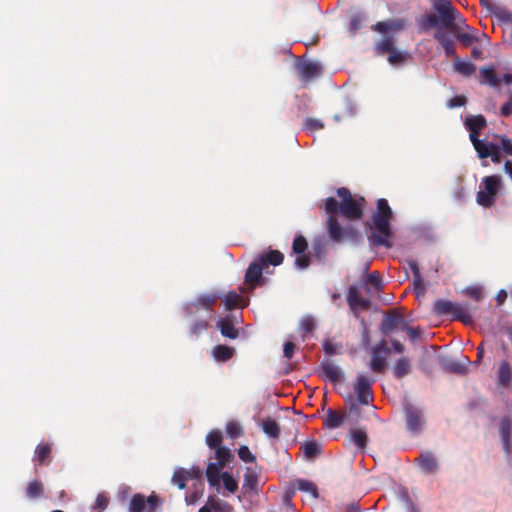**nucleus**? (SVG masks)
<instances>
[{
  "label": "nucleus",
  "mask_w": 512,
  "mask_h": 512,
  "mask_svg": "<svg viewBox=\"0 0 512 512\" xmlns=\"http://www.w3.org/2000/svg\"><path fill=\"white\" fill-rule=\"evenodd\" d=\"M402 331L407 333L411 341H415L421 336V330L419 328L409 327L407 323L402 326Z\"/></svg>",
  "instance_id": "50"
},
{
  "label": "nucleus",
  "mask_w": 512,
  "mask_h": 512,
  "mask_svg": "<svg viewBox=\"0 0 512 512\" xmlns=\"http://www.w3.org/2000/svg\"><path fill=\"white\" fill-rule=\"evenodd\" d=\"M221 331V334L230 339L238 337V330L234 327L233 323L229 319H221L217 324Z\"/></svg>",
  "instance_id": "31"
},
{
  "label": "nucleus",
  "mask_w": 512,
  "mask_h": 512,
  "mask_svg": "<svg viewBox=\"0 0 512 512\" xmlns=\"http://www.w3.org/2000/svg\"><path fill=\"white\" fill-rule=\"evenodd\" d=\"M147 503L150 504V510L154 509V504L151 498L146 500L143 495L136 494L133 496L130 502V511L131 512H144L147 506Z\"/></svg>",
  "instance_id": "27"
},
{
  "label": "nucleus",
  "mask_w": 512,
  "mask_h": 512,
  "mask_svg": "<svg viewBox=\"0 0 512 512\" xmlns=\"http://www.w3.org/2000/svg\"><path fill=\"white\" fill-rule=\"evenodd\" d=\"M295 254H302L307 249V241L303 236L295 237L292 245Z\"/></svg>",
  "instance_id": "47"
},
{
  "label": "nucleus",
  "mask_w": 512,
  "mask_h": 512,
  "mask_svg": "<svg viewBox=\"0 0 512 512\" xmlns=\"http://www.w3.org/2000/svg\"><path fill=\"white\" fill-rule=\"evenodd\" d=\"M374 381V378L368 377L363 374H359L357 376V381L354 385V392L357 396L358 401L362 405H368L372 401V384L374 383Z\"/></svg>",
  "instance_id": "9"
},
{
  "label": "nucleus",
  "mask_w": 512,
  "mask_h": 512,
  "mask_svg": "<svg viewBox=\"0 0 512 512\" xmlns=\"http://www.w3.org/2000/svg\"><path fill=\"white\" fill-rule=\"evenodd\" d=\"M500 113L504 117H508L512 114V95L509 97V100L502 105Z\"/></svg>",
  "instance_id": "61"
},
{
  "label": "nucleus",
  "mask_w": 512,
  "mask_h": 512,
  "mask_svg": "<svg viewBox=\"0 0 512 512\" xmlns=\"http://www.w3.org/2000/svg\"><path fill=\"white\" fill-rule=\"evenodd\" d=\"M235 349L226 345H217L213 348V357L218 362H226L233 357Z\"/></svg>",
  "instance_id": "28"
},
{
  "label": "nucleus",
  "mask_w": 512,
  "mask_h": 512,
  "mask_svg": "<svg viewBox=\"0 0 512 512\" xmlns=\"http://www.w3.org/2000/svg\"><path fill=\"white\" fill-rule=\"evenodd\" d=\"M108 505V499L103 494H99L96 498L94 508L104 510Z\"/></svg>",
  "instance_id": "60"
},
{
  "label": "nucleus",
  "mask_w": 512,
  "mask_h": 512,
  "mask_svg": "<svg viewBox=\"0 0 512 512\" xmlns=\"http://www.w3.org/2000/svg\"><path fill=\"white\" fill-rule=\"evenodd\" d=\"M224 468V465L220 463H209L206 469V476L209 484L213 487L220 485L221 475L220 472Z\"/></svg>",
  "instance_id": "23"
},
{
  "label": "nucleus",
  "mask_w": 512,
  "mask_h": 512,
  "mask_svg": "<svg viewBox=\"0 0 512 512\" xmlns=\"http://www.w3.org/2000/svg\"><path fill=\"white\" fill-rule=\"evenodd\" d=\"M302 450L307 458H314L321 453V446L315 441L305 442Z\"/></svg>",
  "instance_id": "36"
},
{
  "label": "nucleus",
  "mask_w": 512,
  "mask_h": 512,
  "mask_svg": "<svg viewBox=\"0 0 512 512\" xmlns=\"http://www.w3.org/2000/svg\"><path fill=\"white\" fill-rule=\"evenodd\" d=\"M221 441H222V434L220 431L218 430H215V431H211L207 437H206V442H207V445L212 448V449H216L218 447H221L220 444H221Z\"/></svg>",
  "instance_id": "43"
},
{
  "label": "nucleus",
  "mask_w": 512,
  "mask_h": 512,
  "mask_svg": "<svg viewBox=\"0 0 512 512\" xmlns=\"http://www.w3.org/2000/svg\"><path fill=\"white\" fill-rule=\"evenodd\" d=\"M503 186V181L499 175L486 176L482 179L480 189L477 192V203L483 207L494 205L499 190Z\"/></svg>",
  "instance_id": "5"
},
{
  "label": "nucleus",
  "mask_w": 512,
  "mask_h": 512,
  "mask_svg": "<svg viewBox=\"0 0 512 512\" xmlns=\"http://www.w3.org/2000/svg\"><path fill=\"white\" fill-rule=\"evenodd\" d=\"M297 488L301 491L310 493L313 497H317V488L314 483L307 480H297Z\"/></svg>",
  "instance_id": "46"
},
{
  "label": "nucleus",
  "mask_w": 512,
  "mask_h": 512,
  "mask_svg": "<svg viewBox=\"0 0 512 512\" xmlns=\"http://www.w3.org/2000/svg\"><path fill=\"white\" fill-rule=\"evenodd\" d=\"M324 352L328 355H334L338 352L339 346L333 343L331 340H326L323 343Z\"/></svg>",
  "instance_id": "55"
},
{
  "label": "nucleus",
  "mask_w": 512,
  "mask_h": 512,
  "mask_svg": "<svg viewBox=\"0 0 512 512\" xmlns=\"http://www.w3.org/2000/svg\"><path fill=\"white\" fill-rule=\"evenodd\" d=\"M261 427L265 434H267L271 438L277 439L280 435V427L278 423L271 419L267 418L261 422Z\"/></svg>",
  "instance_id": "33"
},
{
  "label": "nucleus",
  "mask_w": 512,
  "mask_h": 512,
  "mask_svg": "<svg viewBox=\"0 0 512 512\" xmlns=\"http://www.w3.org/2000/svg\"><path fill=\"white\" fill-rule=\"evenodd\" d=\"M499 383L503 386L512 384V368L507 361H502L498 370Z\"/></svg>",
  "instance_id": "29"
},
{
  "label": "nucleus",
  "mask_w": 512,
  "mask_h": 512,
  "mask_svg": "<svg viewBox=\"0 0 512 512\" xmlns=\"http://www.w3.org/2000/svg\"><path fill=\"white\" fill-rule=\"evenodd\" d=\"M258 474L252 468H247L244 474L242 489L245 493L257 492Z\"/></svg>",
  "instance_id": "24"
},
{
  "label": "nucleus",
  "mask_w": 512,
  "mask_h": 512,
  "mask_svg": "<svg viewBox=\"0 0 512 512\" xmlns=\"http://www.w3.org/2000/svg\"><path fill=\"white\" fill-rule=\"evenodd\" d=\"M51 452V447L49 444H39L36 448V459L37 461L42 464L46 461V459L49 457Z\"/></svg>",
  "instance_id": "44"
},
{
  "label": "nucleus",
  "mask_w": 512,
  "mask_h": 512,
  "mask_svg": "<svg viewBox=\"0 0 512 512\" xmlns=\"http://www.w3.org/2000/svg\"><path fill=\"white\" fill-rule=\"evenodd\" d=\"M298 256L296 257L295 259V265L299 268V269H305L309 266L310 264V258L305 255V254H297Z\"/></svg>",
  "instance_id": "54"
},
{
  "label": "nucleus",
  "mask_w": 512,
  "mask_h": 512,
  "mask_svg": "<svg viewBox=\"0 0 512 512\" xmlns=\"http://www.w3.org/2000/svg\"><path fill=\"white\" fill-rule=\"evenodd\" d=\"M433 7L438 13L440 23L451 31H457L459 23H464V19L449 0H435Z\"/></svg>",
  "instance_id": "7"
},
{
  "label": "nucleus",
  "mask_w": 512,
  "mask_h": 512,
  "mask_svg": "<svg viewBox=\"0 0 512 512\" xmlns=\"http://www.w3.org/2000/svg\"><path fill=\"white\" fill-rule=\"evenodd\" d=\"M381 278L378 272H372L368 274L366 277V290L370 292L369 286H371L375 291H379L381 289Z\"/></svg>",
  "instance_id": "38"
},
{
  "label": "nucleus",
  "mask_w": 512,
  "mask_h": 512,
  "mask_svg": "<svg viewBox=\"0 0 512 512\" xmlns=\"http://www.w3.org/2000/svg\"><path fill=\"white\" fill-rule=\"evenodd\" d=\"M212 510L216 512H230L232 510V507L229 504L221 502L219 499L210 496L208 498L207 504L200 508L198 512H212Z\"/></svg>",
  "instance_id": "25"
},
{
  "label": "nucleus",
  "mask_w": 512,
  "mask_h": 512,
  "mask_svg": "<svg viewBox=\"0 0 512 512\" xmlns=\"http://www.w3.org/2000/svg\"><path fill=\"white\" fill-rule=\"evenodd\" d=\"M435 39L441 44L446 57H455V43L450 35L442 30L435 33Z\"/></svg>",
  "instance_id": "19"
},
{
  "label": "nucleus",
  "mask_w": 512,
  "mask_h": 512,
  "mask_svg": "<svg viewBox=\"0 0 512 512\" xmlns=\"http://www.w3.org/2000/svg\"><path fill=\"white\" fill-rule=\"evenodd\" d=\"M465 103H466V97H464V96H455V97L451 98L448 101L447 105L450 108H455V107L463 106V105H465Z\"/></svg>",
  "instance_id": "57"
},
{
  "label": "nucleus",
  "mask_w": 512,
  "mask_h": 512,
  "mask_svg": "<svg viewBox=\"0 0 512 512\" xmlns=\"http://www.w3.org/2000/svg\"><path fill=\"white\" fill-rule=\"evenodd\" d=\"M409 267H410V269L413 272L414 287H415V290H416L417 294L423 293L424 292V288L422 287V278H421L420 271H419L417 263L415 261H410L409 262Z\"/></svg>",
  "instance_id": "37"
},
{
  "label": "nucleus",
  "mask_w": 512,
  "mask_h": 512,
  "mask_svg": "<svg viewBox=\"0 0 512 512\" xmlns=\"http://www.w3.org/2000/svg\"><path fill=\"white\" fill-rule=\"evenodd\" d=\"M497 17L503 23L512 25V12L508 10H501L498 12Z\"/></svg>",
  "instance_id": "59"
},
{
  "label": "nucleus",
  "mask_w": 512,
  "mask_h": 512,
  "mask_svg": "<svg viewBox=\"0 0 512 512\" xmlns=\"http://www.w3.org/2000/svg\"><path fill=\"white\" fill-rule=\"evenodd\" d=\"M225 489L230 493H235L238 489V482L228 472L221 475Z\"/></svg>",
  "instance_id": "40"
},
{
  "label": "nucleus",
  "mask_w": 512,
  "mask_h": 512,
  "mask_svg": "<svg viewBox=\"0 0 512 512\" xmlns=\"http://www.w3.org/2000/svg\"><path fill=\"white\" fill-rule=\"evenodd\" d=\"M346 418V413L333 409H328L323 419V424L329 429L339 428Z\"/></svg>",
  "instance_id": "18"
},
{
  "label": "nucleus",
  "mask_w": 512,
  "mask_h": 512,
  "mask_svg": "<svg viewBox=\"0 0 512 512\" xmlns=\"http://www.w3.org/2000/svg\"><path fill=\"white\" fill-rule=\"evenodd\" d=\"M405 414L408 429L413 433L421 431L424 420L421 411L411 404L405 406Z\"/></svg>",
  "instance_id": "12"
},
{
  "label": "nucleus",
  "mask_w": 512,
  "mask_h": 512,
  "mask_svg": "<svg viewBox=\"0 0 512 512\" xmlns=\"http://www.w3.org/2000/svg\"><path fill=\"white\" fill-rule=\"evenodd\" d=\"M463 24L464 23H459V28L457 29V31H452V32L456 34L457 39L461 43H463L465 46H468L476 40V37L474 34L469 33V32H460L461 25H463Z\"/></svg>",
  "instance_id": "41"
},
{
  "label": "nucleus",
  "mask_w": 512,
  "mask_h": 512,
  "mask_svg": "<svg viewBox=\"0 0 512 512\" xmlns=\"http://www.w3.org/2000/svg\"><path fill=\"white\" fill-rule=\"evenodd\" d=\"M393 218V212L386 199H379L377 201V210L373 214L372 220L376 233L372 234V242L378 246H385L391 248L392 243V230L390 221Z\"/></svg>",
  "instance_id": "2"
},
{
  "label": "nucleus",
  "mask_w": 512,
  "mask_h": 512,
  "mask_svg": "<svg viewBox=\"0 0 512 512\" xmlns=\"http://www.w3.org/2000/svg\"><path fill=\"white\" fill-rule=\"evenodd\" d=\"M466 293L476 301H479L483 297L482 290L480 288H469L466 290Z\"/></svg>",
  "instance_id": "63"
},
{
  "label": "nucleus",
  "mask_w": 512,
  "mask_h": 512,
  "mask_svg": "<svg viewBox=\"0 0 512 512\" xmlns=\"http://www.w3.org/2000/svg\"><path fill=\"white\" fill-rule=\"evenodd\" d=\"M201 476L202 471L199 468L193 469L191 471L180 468L174 472L172 482L173 484L177 485L180 489H184L186 486V481L188 479H199L201 478Z\"/></svg>",
  "instance_id": "17"
},
{
  "label": "nucleus",
  "mask_w": 512,
  "mask_h": 512,
  "mask_svg": "<svg viewBox=\"0 0 512 512\" xmlns=\"http://www.w3.org/2000/svg\"><path fill=\"white\" fill-rule=\"evenodd\" d=\"M322 370L324 374L332 381H341L343 378V373L336 364L332 361L327 360L322 363Z\"/></svg>",
  "instance_id": "26"
},
{
  "label": "nucleus",
  "mask_w": 512,
  "mask_h": 512,
  "mask_svg": "<svg viewBox=\"0 0 512 512\" xmlns=\"http://www.w3.org/2000/svg\"><path fill=\"white\" fill-rule=\"evenodd\" d=\"M449 369L452 371V372H455V373H463L465 371V367L459 363H456V362H452L450 365H449Z\"/></svg>",
  "instance_id": "64"
},
{
  "label": "nucleus",
  "mask_w": 512,
  "mask_h": 512,
  "mask_svg": "<svg viewBox=\"0 0 512 512\" xmlns=\"http://www.w3.org/2000/svg\"><path fill=\"white\" fill-rule=\"evenodd\" d=\"M497 17L503 23L512 25V12L508 10H501L498 12Z\"/></svg>",
  "instance_id": "58"
},
{
  "label": "nucleus",
  "mask_w": 512,
  "mask_h": 512,
  "mask_svg": "<svg viewBox=\"0 0 512 512\" xmlns=\"http://www.w3.org/2000/svg\"><path fill=\"white\" fill-rule=\"evenodd\" d=\"M220 298L221 296L218 293L202 294L197 299L184 306L185 313L187 315H193L199 308L212 311L213 306Z\"/></svg>",
  "instance_id": "10"
},
{
  "label": "nucleus",
  "mask_w": 512,
  "mask_h": 512,
  "mask_svg": "<svg viewBox=\"0 0 512 512\" xmlns=\"http://www.w3.org/2000/svg\"><path fill=\"white\" fill-rule=\"evenodd\" d=\"M301 76L304 80H309L321 74V65L313 61H305L298 65Z\"/></svg>",
  "instance_id": "20"
},
{
  "label": "nucleus",
  "mask_w": 512,
  "mask_h": 512,
  "mask_svg": "<svg viewBox=\"0 0 512 512\" xmlns=\"http://www.w3.org/2000/svg\"><path fill=\"white\" fill-rule=\"evenodd\" d=\"M371 353L370 368L376 373H382L386 368V359L389 354V349L386 347L385 342L382 341L379 345L373 347Z\"/></svg>",
  "instance_id": "11"
},
{
  "label": "nucleus",
  "mask_w": 512,
  "mask_h": 512,
  "mask_svg": "<svg viewBox=\"0 0 512 512\" xmlns=\"http://www.w3.org/2000/svg\"><path fill=\"white\" fill-rule=\"evenodd\" d=\"M44 493V486L42 482L35 480L28 484L26 489V495L30 499H36L43 495Z\"/></svg>",
  "instance_id": "34"
},
{
  "label": "nucleus",
  "mask_w": 512,
  "mask_h": 512,
  "mask_svg": "<svg viewBox=\"0 0 512 512\" xmlns=\"http://www.w3.org/2000/svg\"><path fill=\"white\" fill-rule=\"evenodd\" d=\"M208 327V322L205 321V320H198V321H195L192 325H191V333L194 334V335H199L202 331L206 330Z\"/></svg>",
  "instance_id": "52"
},
{
  "label": "nucleus",
  "mask_w": 512,
  "mask_h": 512,
  "mask_svg": "<svg viewBox=\"0 0 512 512\" xmlns=\"http://www.w3.org/2000/svg\"><path fill=\"white\" fill-rule=\"evenodd\" d=\"M405 23L403 20H389L378 22L374 29L382 34H387L388 31H399L403 29ZM395 40L390 35H385L377 44V50L380 54L389 53L394 47Z\"/></svg>",
  "instance_id": "8"
},
{
  "label": "nucleus",
  "mask_w": 512,
  "mask_h": 512,
  "mask_svg": "<svg viewBox=\"0 0 512 512\" xmlns=\"http://www.w3.org/2000/svg\"><path fill=\"white\" fill-rule=\"evenodd\" d=\"M512 422L508 418H504L500 423V436L506 453L511 450Z\"/></svg>",
  "instance_id": "22"
},
{
  "label": "nucleus",
  "mask_w": 512,
  "mask_h": 512,
  "mask_svg": "<svg viewBox=\"0 0 512 512\" xmlns=\"http://www.w3.org/2000/svg\"><path fill=\"white\" fill-rule=\"evenodd\" d=\"M353 443L360 449L365 448L367 443V434L363 429H352L350 431Z\"/></svg>",
  "instance_id": "35"
},
{
  "label": "nucleus",
  "mask_w": 512,
  "mask_h": 512,
  "mask_svg": "<svg viewBox=\"0 0 512 512\" xmlns=\"http://www.w3.org/2000/svg\"><path fill=\"white\" fill-rule=\"evenodd\" d=\"M241 301V296L236 292H230L224 297V305L226 309L232 310L236 308Z\"/></svg>",
  "instance_id": "42"
},
{
  "label": "nucleus",
  "mask_w": 512,
  "mask_h": 512,
  "mask_svg": "<svg viewBox=\"0 0 512 512\" xmlns=\"http://www.w3.org/2000/svg\"><path fill=\"white\" fill-rule=\"evenodd\" d=\"M411 372V361L406 357L397 360L394 366V375L398 379H402Z\"/></svg>",
  "instance_id": "30"
},
{
  "label": "nucleus",
  "mask_w": 512,
  "mask_h": 512,
  "mask_svg": "<svg viewBox=\"0 0 512 512\" xmlns=\"http://www.w3.org/2000/svg\"><path fill=\"white\" fill-rule=\"evenodd\" d=\"M415 462L425 474H434L438 470V462L433 453L429 451L422 452Z\"/></svg>",
  "instance_id": "15"
},
{
  "label": "nucleus",
  "mask_w": 512,
  "mask_h": 512,
  "mask_svg": "<svg viewBox=\"0 0 512 512\" xmlns=\"http://www.w3.org/2000/svg\"><path fill=\"white\" fill-rule=\"evenodd\" d=\"M465 125L470 131V140L474 148L477 142H485V140L478 138L480 131L486 126V119L482 115L468 117Z\"/></svg>",
  "instance_id": "13"
},
{
  "label": "nucleus",
  "mask_w": 512,
  "mask_h": 512,
  "mask_svg": "<svg viewBox=\"0 0 512 512\" xmlns=\"http://www.w3.org/2000/svg\"><path fill=\"white\" fill-rule=\"evenodd\" d=\"M300 328L303 331V338L306 337V334L311 333L315 328V320L311 316H305L302 318L300 322Z\"/></svg>",
  "instance_id": "45"
},
{
  "label": "nucleus",
  "mask_w": 512,
  "mask_h": 512,
  "mask_svg": "<svg viewBox=\"0 0 512 512\" xmlns=\"http://www.w3.org/2000/svg\"><path fill=\"white\" fill-rule=\"evenodd\" d=\"M454 69L463 76H471L475 73L476 66L469 61H463L456 57Z\"/></svg>",
  "instance_id": "32"
},
{
  "label": "nucleus",
  "mask_w": 512,
  "mask_h": 512,
  "mask_svg": "<svg viewBox=\"0 0 512 512\" xmlns=\"http://www.w3.org/2000/svg\"><path fill=\"white\" fill-rule=\"evenodd\" d=\"M479 79L481 84H488L492 87H498L501 82L493 67H482L479 72Z\"/></svg>",
  "instance_id": "21"
},
{
  "label": "nucleus",
  "mask_w": 512,
  "mask_h": 512,
  "mask_svg": "<svg viewBox=\"0 0 512 512\" xmlns=\"http://www.w3.org/2000/svg\"><path fill=\"white\" fill-rule=\"evenodd\" d=\"M232 457L233 455L231 451L225 447H218L215 449V458L217 459V463L225 466Z\"/></svg>",
  "instance_id": "39"
},
{
  "label": "nucleus",
  "mask_w": 512,
  "mask_h": 512,
  "mask_svg": "<svg viewBox=\"0 0 512 512\" xmlns=\"http://www.w3.org/2000/svg\"><path fill=\"white\" fill-rule=\"evenodd\" d=\"M227 433L231 438H236L241 435L242 429L237 422H229L226 427Z\"/></svg>",
  "instance_id": "49"
},
{
  "label": "nucleus",
  "mask_w": 512,
  "mask_h": 512,
  "mask_svg": "<svg viewBox=\"0 0 512 512\" xmlns=\"http://www.w3.org/2000/svg\"><path fill=\"white\" fill-rule=\"evenodd\" d=\"M337 195L341 199L339 203L335 198L329 197L325 200V211L329 215L327 219L328 232L334 241H340L343 236V230L338 223L336 214L340 212L349 220L361 219L363 215V197H354L350 191L345 188H339Z\"/></svg>",
  "instance_id": "1"
},
{
  "label": "nucleus",
  "mask_w": 512,
  "mask_h": 512,
  "mask_svg": "<svg viewBox=\"0 0 512 512\" xmlns=\"http://www.w3.org/2000/svg\"><path fill=\"white\" fill-rule=\"evenodd\" d=\"M283 254L278 250H270L266 254L260 255L248 267L245 274V282L255 286L261 281L262 272L269 264L277 266L282 263Z\"/></svg>",
  "instance_id": "4"
},
{
  "label": "nucleus",
  "mask_w": 512,
  "mask_h": 512,
  "mask_svg": "<svg viewBox=\"0 0 512 512\" xmlns=\"http://www.w3.org/2000/svg\"><path fill=\"white\" fill-rule=\"evenodd\" d=\"M201 494H202V489L201 490H195V491L187 494L186 497H185L186 503L188 505L195 504L198 501V499L200 498Z\"/></svg>",
  "instance_id": "56"
},
{
  "label": "nucleus",
  "mask_w": 512,
  "mask_h": 512,
  "mask_svg": "<svg viewBox=\"0 0 512 512\" xmlns=\"http://www.w3.org/2000/svg\"><path fill=\"white\" fill-rule=\"evenodd\" d=\"M347 301L352 311L357 315V309H369L371 306V301L369 299L363 298L356 286H351L348 290Z\"/></svg>",
  "instance_id": "16"
},
{
  "label": "nucleus",
  "mask_w": 512,
  "mask_h": 512,
  "mask_svg": "<svg viewBox=\"0 0 512 512\" xmlns=\"http://www.w3.org/2000/svg\"><path fill=\"white\" fill-rule=\"evenodd\" d=\"M434 312L438 315H452L463 323L472 322V314L468 304L455 303L447 300H437L434 304Z\"/></svg>",
  "instance_id": "6"
},
{
  "label": "nucleus",
  "mask_w": 512,
  "mask_h": 512,
  "mask_svg": "<svg viewBox=\"0 0 512 512\" xmlns=\"http://www.w3.org/2000/svg\"><path fill=\"white\" fill-rule=\"evenodd\" d=\"M238 456L242 461L246 463H251L255 461V456L251 453L247 446H241L239 448Z\"/></svg>",
  "instance_id": "48"
},
{
  "label": "nucleus",
  "mask_w": 512,
  "mask_h": 512,
  "mask_svg": "<svg viewBox=\"0 0 512 512\" xmlns=\"http://www.w3.org/2000/svg\"><path fill=\"white\" fill-rule=\"evenodd\" d=\"M404 324H406V321L403 316L396 311H391L384 316L381 324V330L383 333L389 334L398 328L402 330V326H404Z\"/></svg>",
  "instance_id": "14"
},
{
  "label": "nucleus",
  "mask_w": 512,
  "mask_h": 512,
  "mask_svg": "<svg viewBox=\"0 0 512 512\" xmlns=\"http://www.w3.org/2000/svg\"><path fill=\"white\" fill-rule=\"evenodd\" d=\"M305 127L311 131L320 130L324 127V124L315 118H307L305 121Z\"/></svg>",
  "instance_id": "53"
},
{
  "label": "nucleus",
  "mask_w": 512,
  "mask_h": 512,
  "mask_svg": "<svg viewBox=\"0 0 512 512\" xmlns=\"http://www.w3.org/2000/svg\"><path fill=\"white\" fill-rule=\"evenodd\" d=\"M404 58L405 54L403 52L393 49L392 51L389 52L388 61L391 64L395 65L401 63L404 60Z\"/></svg>",
  "instance_id": "51"
},
{
  "label": "nucleus",
  "mask_w": 512,
  "mask_h": 512,
  "mask_svg": "<svg viewBox=\"0 0 512 512\" xmlns=\"http://www.w3.org/2000/svg\"><path fill=\"white\" fill-rule=\"evenodd\" d=\"M475 150L479 158L490 157L494 163L501 162V153L512 156V141L506 136H497L494 141L477 142Z\"/></svg>",
  "instance_id": "3"
},
{
  "label": "nucleus",
  "mask_w": 512,
  "mask_h": 512,
  "mask_svg": "<svg viewBox=\"0 0 512 512\" xmlns=\"http://www.w3.org/2000/svg\"><path fill=\"white\" fill-rule=\"evenodd\" d=\"M294 349H295V345L293 342H290V341L286 342L284 344V350H283L284 357L287 359H291L294 354Z\"/></svg>",
  "instance_id": "62"
}]
</instances>
